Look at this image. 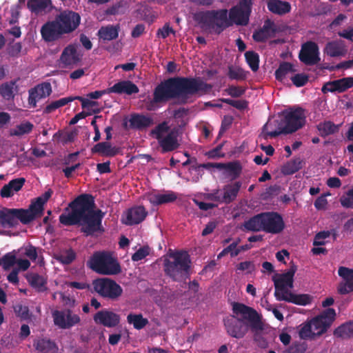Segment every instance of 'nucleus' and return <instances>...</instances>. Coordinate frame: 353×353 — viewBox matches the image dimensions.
<instances>
[{
  "mask_svg": "<svg viewBox=\"0 0 353 353\" xmlns=\"http://www.w3.org/2000/svg\"><path fill=\"white\" fill-rule=\"evenodd\" d=\"M212 88L211 84L200 78L176 77L161 82L153 92V99L148 105V110H154L156 103H165L172 99H178L181 104L193 103L194 96H202Z\"/></svg>",
  "mask_w": 353,
  "mask_h": 353,
  "instance_id": "nucleus-1",
  "label": "nucleus"
},
{
  "mask_svg": "<svg viewBox=\"0 0 353 353\" xmlns=\"http://www.w3.org/2000/svg\"><path fill=\"white\" fill-rule=\"evenodd\" d=\"M94 200L91 194H80L59 216V222L65 226H81V232L86 236L102 234L105 231L102 220L105 213L100 209L94 210Z\"/></svg>",
  "mask_w": 353,
  "mask_h": 353,
  "instance_id": "nucleus-2",
  "label": "nucleus"
},
{
  "mask_svg": "<svg viewBox=\"0 0 353 353\" xmlns=\"http://www.w3.org/2000/svg\"><path fill=\"white\" fill-rule=\"evenodd\" d=\"M245 230L252 232L263 231L276 234L285 228L282 216L278 212H261L253 216L243 223Z\"/></svg>",
  "mask_w": 353,
  "mask_h": 353,
  "instance_id": "nucleus-3",
  "label": "nucleus"
},
{
  "mask_svg": "<svg viewBox=\"0 0 353 353\" xmlns=\"http://www.w3.org/2000/svg\"><path fill=\"white\" fill-rule=\"evenodd\" d=\"M194 19L202 30L218 34L232 25L227 9L199 11L194 14Z\"/></svg>",
  "mask_w": 353,
  "mask_h": 353,
  "instance_id": "nucleus-4",
  "label": "nucleus"
},
{
  "mask_svg": "<svg viewBox=\"0 0 353 353\" xmlns=\"http://www.w3.org/2000/svg\"><path fill=\"white\" fill-rule=\"evenodd\" d=\"M191 261L187 252L177 251L169 254L163 261V270L172 281L181 282L190 277Z\"/></svg>",
  "mask_w": 353,
  "mask_h": 353,
  "instance_id": "nucleus-5",
  "label": "nucleus"
},
{
  "mask_svg": "<svg viewBox=\"0 0 353 353\" xmlns=\"http://www.w3.org/2000/svg\"><path fill=\"white\" fill-rule=\"evenodd\" d=\"M305 112V110L301 107L290 108L283 111V117L281 119L282 130L273 132V136L291 134L304 126L306 122Z\"/></svg>",
  "mask_w": 353,
  "mask_h": 353,
  "instance_id": "nucleus-6",
  "label": "nucleus"
},
{
  "mask_svg": "<svg viewBox=\"0 0 353 353\" xmlns=\"http://www.w3.org/2000/svg\"><path fill=\"white\" fill-rule=\"evenodd\" d=\"M90 268L103 275H114L121 272V266L110 252H95L92 256Z\"/></svg>",
  "mask_w": 353,
  "mask_h": 353,
  "instance_id": "nucleus-7",
  "label": "nucleus"
},
{
  "mask_svg": "<svg viewBox=\"0 0 353 353\" xmlns=\"http://www.w3.org/2000/svg\"><path fill=\"white\" fill-rule=\"evenodd\" d=\"M34 216L29 209L7 208L0 210V226L3 228H12L18 225L19 221L23 224H28L34 221Z\"/></svg>",
  "mask_w": 353,
  "mask_h": 353,
  "instance_id": "nucleus-8",
  "label": "nucleus"
},
{
  "mask_svg": "<svg viewBox=\"0 0 353 353\" xmlns=\"http://www.w3.org/2000/svg\"><path fill=\"white\" fill-rule=\"evenodd\" d=\"M232 312L236 318L245 322L252 331H259L263 329L261 316L254 308L243 303L234 302Z\"/></svg>",
  "mask_w": 353,
  "mask_h": 353,
  "instance_id": "nucleus-9",
  "label": "nucleus"
},
{
  "mask_svg": "<svg viewBox=\"0 0 353 353\" xmlns=\"http://www.w3.org/2000/svg\"><path fill=\"white\" fill-rule=\"evenodd\" d=\"M93 290L101 297L117 301L123 294V288L110 278H99L92 281Z\"/></svg>",
  "mask_w": 353,
  "mask_h": 353,
  "instance_id": "nucleus-10",
  "label": "nucleus"
},
{
  "mask_svg": "<svg viewBox=\"0 0 353 353\" xmlns=\"http://www.w3.org/2000/svg\"><path fill=\"white\" fill-rule=\"evenodd\" d=\"M296 270V265L292 263L286 272L279 274L278 278H272L275 288L274 294L277 301H282L281 297L286 296L290 292L289 289L293 288L294 276Z\"/></svg>",
  "mask_w": 353,
  "mask_h": 353,
  "instance_id": "nucleus-11",
  "label": "nucleus"
},
{
  "mask_svg": "<svg viewBox=\"0 0 353 353\" xmlns=\"http://www.w3.org/2000/svg\"><path fill=\"white\" fill-rule=\"evenodd\" d=\"M251 0H239L238 6H233L228 13L229 19L238 26H247L252 12Z\"/></svg>",
  "mask_w": 353,
  "mask_h": 353,
  "instance_id": "nucleus-12",
  "label": "nucleus"
},
{
  "mask_svg": "<svg viewBox=\"0 0 353 353\" xmlns=\"http://www.w3.org/2000/svg\"><path fill=\"white\" fill-rule=\"evenodd\" d=\"M193 170H197L200 168L210 169L212 168L219 170H224L225 174L230 178L231 181L239 178L242 172V166L239 161H232L227 163H207L199 165H192Z\"/></svg>",
  "mask_w": 353,
  "mask_h": 353,
  "instance_id": "nucleus-13",
  "label": "nucleus"
},
{
  "mask_svg": "<svg viewBox=\"0 0 353 353\" xmlns=\"http://www.w3.org/2000/svg\"><path fill=\"white\" fill-rule=\"evenodd\" d=\"M52 315L54 325L61 329H70L81 321L80 316L70 309L54 310Z\"/></svg>",
  "mask_w": 353,
  "mask_h": 353,
  "instance_id": "nucleus-14",
  "label": "nucleus"
},
{
  "mask_svg": "<svg viewBox=\"0 0 353 353\" xmlns=\"http://www.w3.org/2000/svg\"><path fill=\"white\" fill-rule=\"evenodd\" d=\"M65 34L74 32L81 22L80 15L72 10H63L55 17Z\"/></svg>",
  "mask_w": 353,
  "mask_h": 353,
  "instance_id": "nucleus-15",
  "label": "nucleus"
},
{
  "mask_svg": "<svg viewBox=\"0 0 353 353\" xmlns=\"http://www.w3.org/2000/svg\"><path fill=\"white\" fill-rule=\"evenodd\" d=\"M336 312L333 308H327L320 315L312 319L313 334L321 335L325 333L335 320Z\"/></svg>",
  "mask_w": 353,
  "mask_h": 353,
  "instance_id": "nucleus-16",
  "label": "nucleus"
},
{
  "mask_svg": "<svg viewBox=\"0 0 353 353\" xmlns=\"http://www.w3.org/2000/svg\"><path fill=\"white\" fill-rule=\"evenodd\" d=\"M299 58L307 65H314L320 61L318 45L314 41L305 43L300 50Z\"/></svg>",
  "mask_w": 353,
  "mask_h": 353,
  "instance_id": "nucleus-17",
  "label": "nucleus"
},
{
  "mask_svg": "<svg viewBox=\"0 0 353 353\" xmlns=\"http://www.w3.org/2000/svg\"><path fill=\"white\" fill-rule=\"evenodd\" d=\"M224 325L228 334L236 339L243 338L250 327L245 322L234 316L225 319Z\"/></svg>",
  "mask_w": 353,
  "mask_h": 353,
  "instance_id": "nucleus-18",
  "label": "nucleus"
},
{
  "mask_svg": "<svg viewBox=\"0 0 353 353\" xmlns=\"http://www.w3.org/2000/svg\"><path fill=\"white\" fill-rule=\"evenodd\" d=\"M52 93V86L48 82L37 85L28 90V104L30 107L36 108L39 100L45 99Z\"/></svg>",
  "mask_w": 353,
  "mask_h": 353,
  "instance_id": "nucleus-19",
  "label": "nucleus"
},
{
  "mask_svg": "<svg viewBox=\"0 0 353 353\" xmlns=\"http://www.w3.org/2000/svg\"><path fill=\"white\" fill-rule=\"evenodd\" d=\"M93 320L97 324L104 327H115L120 324L121 316L111 310L105 309L97 312L94 315Z\"/></svg>",
  "mask_w": 353,
  "mask_h": 353,
  "instance_id": "nucleus-20",
  "label": "nucleus"
},
{
  "mask_svg": "<svg viewBox=\"0 0 353 353\" xmlns=\"http://www.w3.org/2000/svg\"><path fill=\"white\" fill-rule=\"evenodd\" d=\"M41 34L46 42L55 41L65 34L57 21L54 19L44 23L41 28Z\"/></svg>",
  "mask_w": 353,
  "mask_h": 353,
  "instance_id": "nucleus-21",
  "label": "nucleus"
},
{
  "mask_svg": "<svg viewBox=\"0 0 353 353\" xmlns=\"http://www.w3.org/2000/svg\"><path fill=\"white\" fill-rule=\"evenodd\" d=\"M147 215L148 212L143 206H134L123 214L122 223L126 225H137L143 221Z\"/></svg>",
  "mask_w": 353,
  "mask_h": 353,
  "instance_id": "nucleus-22",
  "label": "nucleus"
},
{
  "mask_svg": "<svg viewBox=\"0 0 353 353\" xmlns=\"http://www.w3.org/2000/svg\"><path fill=\"white\" fill-rule=\"evenodd\" d=\"M277 32L275 23L267 19L263 26L253 32L252 38L256 42H265L268 39L274 37Z\"/></svg>",
  "mask_w": 353,
  "mask_h": 353,
  "instance_id": "nucleus-23",
  "label": "nucleus"
},
{
  "mask_svg": "<svg viewBox=\"0 0 353 353\" xmlns=\"http://www.w3.org/2000/svg\"><path fill=\"white\" fill-rule=\"evenodd\" d=\"M353 87V77H344L340 79L328 81L322 87V92H343L347 89Z\"/></svg>",
  "mask_w": 353,
  "mask_h": 353,
  "instance_id": "nucleus-24",
  "label": "nucleus"
},
{
  "mask_svg": "<svg viewBox=\"0 0 353 353\" xmlns=\"http://www.w3.org/2000/svg\"><path fill=\"white\" fill-rule=\"evenodd\" d=\"M338 274L344 281L339 284L338 292L340 294H346L353 292V270L341 266L339 268Z\"/></svg>",
  "mask_w": 353,
  "mask_h": 353,
  "instance_id": "nucleus-25",
  "label": "nucleus"
},
{
  "mask_svg": "<svg viewBox=\"0 0 353 353\" xmlns=\"http://www.w3.org/2000/svg\"><path fill=\"white\" fill-rule=\"evenodd\" d=\"M158 142L161 148L162 153L176 150L180 145L178 142V130L176 128L172 129Z\"/></svg>",
  "mask_w": 353,
  "mask_h": 353,
  "instance_id": "nucleus-26",
  "label": "nucleus"
},
{
  "mask_svg": "<svg viewBox=\"0 0 353 353\" xmlns=\"http://www.w3.org/2000/svg\"><path fill=\"white\" fill-rule=\"evenodd\" d=\"M61 62L65 66L77 65L81 61V56L77 52V46L70 44L65 47L60 57Z\"/></svg>",
  "mask_w": 353,
  "mask_h": 353,
  "instance_id": "nucleus-27",
  "label": "nucleus"
},
{
  "mask_svg": "<svg viewBox=\"0 0 353 353\" xmlns=\"http://www.w3.org/2000/svg\"><path fill=\"white\" fill-rule=\"evenodd\" d=\"M139 91L137 85L129 80L120 81L108 88V92L110 93L126 94L128 95L137 94Z\"/></svg>",
  "mask_w": 353,
  "mask_h": 353,
  "instance_id": "nucleus-28",
  "label": "nucleus"
},
{
  "mask_svg": "<svg viewBox=\"0 0 353 353\" xmlns=\"http://www.w3.org/2000/svg\"><path fill=\"white\" fill-rule=\"evenodd\" d=\"M53 192L51 189H48L42 196H39L36 200L29 205V211L34 216V219L41 216L43 212V205L51 197Z\"/></svg>",
  "mask_w": 353,
  "mask_h": 353,
  "instance_id": "nucleus-29",
  "label": "nucleus"
},
{
  "mask_svg": "<svg viewBox=\"0 0 353 353\" xmlns=\"http://www.w3.org/2000/svg\"><path fill=\"white\" fill-rule=\"evenodd\" d=\"M18 80L19 79H13L0 85V95L4 100L7 101L14 100L15 95L19 92Z\"/></svg>",
  "mask_w": 353,
  "mask_h": 353,
  "instance_id": "nucleus-30",
  "label": "nucleus"
},
{
  "mask_svg": "<svg viewBox=\"0 0 353 353\" xmlns=\"http://www.w3.org/2000/svg\"><path fill=\"white\" fill-rule=\"evenodd\" d=\"M26 183L25 178L20 177L11 180L8 184L3 186L0 191V195L3 198H9L13 196L14 192H19Z\"/></svg>",
  "mask_w": 353,
  "mask_h": 353,
  "instance_id": "nucleus-31",
  "label": "nucleus"
},
{
  "mask_svg": "<svg viewBox=\"0 0 353 353\" xmlns=\"http://www.w3.org/2000/svg\"><path fill=\"white\" fill-rule=\"evenodd\" d=\"M33 346L39 353H56L58 350L55 342L48 338L35 339Z\"/></svg>",
  "mask_w": 353,
  "mask_h": 353,
  "instance_id": "nucleus-32",
  "label": "nucleus"
},
{
  "mask_svg": "<svg viewBox=\"0 0 353 353\" xmlns=\"http://www.w3.org/2000/svg\"><path fill=\"white\" fill-rule=\"evenodd\" d=\"M129 121L130 127L137 130L145 129L154 123L152 117L136 113L131 114Z\"/></svg>",
  "mask_w": 353,
  "mask_h": 353,
  "instance_id": "nucleus-33",
  "label": "nucleus"
},
{
  "mask_svg": "<svg viewBox=\"0 0 353 353\" xmlns=\"http://www.w3.org/2000/svg\"><path fill=\"white\" fill-rule=\"evenodd\" d=\"M241 185L242 183L241 181H235L224 185L223 188V203L229 204L234 201L237 197Z\"/></svg>",
  "mask_w": 353,
  "mask_h": 353,
  "instance_id": "nucleus-34",
  "label": "nucleus"
},
{
  "mask_svg": "<svg viewBox=\"0 0 353 353\" xmlns=\"http://www.w3.org/2000/svg\"><path fill=\"white\" fill-rule=\"evenodd\" d=\"M26 279L30 286L39 292H43L48 290L47 278L43 275L30 272L26 275Z\"/></svg>",
  "mask_w": 353,
  "mask_h": 353,
  "instance_id": "nucleus-35",
  "label": "nucleus"
},
{
  "mask_svg": "<svg viewBox=\"0 0 353 353\" xmlns=\"http://www.w3.org/2000/svg\"><path fill=\"white\" fill-rule=\"evenodd\" d=\"M176 199V193L172 191H168L164 194H151L148 196L149 201L154 205L173 203Z\"/></svg>",
  "mask_w": 353,
  "mask_h": 353,
  "instance_id": "nucleus-36",
  "label": "nucleus"
},
{
  "mask_svg": "<svg viewBox=\"0 0 353 353\" xmlns=\"http://www.w3.org/2000/svg\"><path fill=\"white\" fill-rule=\"evenodd\" d=\"M267 7L272 13L281 16L289 13L292 8L289 2L281 0H269Z\"/></svg>",
  "mask_w": 353,
  "mask_h": 353,
  "instance_id": "nucleus-37",
  "label": "nucleus"
},
{
  "mask_svg": "<svg viewBox=\"0 0 353 353\" xmlns=\"http://www.w3.org/2000/svg\"><path fill=\"white\" fill-rule=\"evenodd\" d=\"M92 153H98L105 157H114L119 152V149L117 147H112L111 143L108 141L97 143L91 149Z\"/></svg>",
  "mask_w": 353,
  "mask_h": 353,
  "instance_id": "nucleus-38",
  "label": "nucleus"
},
{
  "mask_svg": "<svg viewBox=\"0 0 353 353\" xmlns=\"http://www.w3.org/2000/svg\"><path fill=\"white\" fill-rule=\"evenodd\" d=\"M119 30V24L116 26L108 25L106 26H102L99 30L97 35L99 39H103V41H112L118 37Z\"/></svg>",
  "mask_w": 353,
  "mask_h": 353,
  "instance_id": "nucleus-39",
  "label": "nucleus"
},
{
  "mask_svg": "<svg viewBox=\"0 0 353 353\" xmlns=\"http://www.w3.org/2000/svg\"><path fill=\"white\" fill-rule=\"evenodd\" d=\"M281 299L299 305H307L312 301V297L309 294H295L291 292L286 296L281 297Z\"/></svg>",
  "mask_w": 353,
  "mask_h": 353,
  "instance_id": "nucleus-40",
  "label": "nucleus"
},
{
  "mask_svg": "<svg viewBox=\"0 0 353 353\" xmlns=\"http://www.w3.org/2000/svg\"><path fill=\"white\" fill-rule=\"evenodd\" d=\"M324 52L331 57H336L343 55L345 49L341 41H333L326 44Z\"/></svg>",
  "mask_w": 353,
  "mask_h": 353,
  "instance_id": "nucleus-41",
  "label": "nucleus"
},
{
  "mask_svg": "<svg viewBox=\"0 0 353 353\" xmlns=\"http://www.w3.org/2000/svg\"><path fill=\"white\" fill-rule=\"evenodd\" d=\"M281 124H282L281 119H275L273 121L268 120L263 127V133L264 134L265 138L267 139L268 137L271 138L276 137L277 136H273L272 133L282 130Z\"/></svg>",
  "mask_w": 353,
  "mask_h": 353,
  "instance_id": "nucleus-42",
  "label": "nucleus"
},
{
  "mask_svg": "<svg viewBox=\"0 0 353 353\" xmlns=\"http://www.w3.org/2000/svg\"><path fill=\"white\" fill-rule=\"evenodd\" d=\"M248 73V71H245L239 66L230 65L228 67L227 75L231 80L244 81L247 79Z\"/></svg>",
  "mask_w": 353,
  "mask_h": 353,
  "instance_id": "nucleus-43",
  "label": "nucleus"
},
{
  "mask_svg": "<svg viewBox=\"0 0 353 353\" xmlns=\"http://www.w3.org/2000/svg\"><path fill=\"white\" fill-rule=\"evenodd\" d=\"M51 4L50 0H28L27 6L35 14L46 12V9Z\"/></svg>",
  "mask_w": 353,
  "mask_h": 353,
  "instance_id": "nucleus-44",
  "label": "nucleus"
},
{
  "mask_svg": "<svg viewBox=\"0 0 353 353\" xmlns=\"http://www.w3.org/2000/svg\"><path fill=\"white\" fill-rule=\"evenodd\" d=\"M303 161L300 158H295L287 162L281 169L285 175H290L296 173L302 168Z\"/></svg>",
  "mask_w": 353,
  "mask_h": 353,
  "instance_id": "nucleus-45",
  "label": "nucleus"
},
{
  "mask_svg": "<svg viewBox=\"0 0 353 353\" xmlns=\"http://www.w3.org/2000/svg\"><path fill=\"white\" fill-rule=\"evenodd\" d=\"M127 321L129 324L133 325L136 330H141L146 326L149 321L144 318L141 314L130 313L127 316Z\"/></svg>",
  "mask_w": 353,
  "mask_h": 353,
  "instance_id": "nucleus-46",
  "label": "nucleus"
},
{
  "mask_svg": "<svg viewBox=\"0 0 353 353\" xmlns=\"http://www.w3.org/2000/svg\"><path fill=\"white\" fill-rule=\"evenodd\" d=\"M334 335L343 339L353 336V321L339 326L334 330Z\"/></svg>",
  "mask_w": 353,
  "mask_h": 353,
  "instance_id": "nucleus-47",
  "label": "nucleus"
},
{
  "mask_svg": "<svg viewBox=\"0 0 353 353\" xmlns=\"http://www.w3.org/2000/svg\"><path fill=\"white\" fill-rule=\"evenodd\" d=\"M294 72H295V70L292 63L283 61L275 71V78L278 81H282L288 73Z\"/></svg>",
  "mask_w": 353,
  "mask_h": 353,
  "instance_id": "nucleus-48",
  "label": "nucleus"
},
{
  "mask_svg": "<svg viewBox=\"0 0 353 353\" xmlns=\"http://www.w3.org/2000/svg\"><path fill=\"white\" fill-rule=\"evenodd\" d=\"M34 125L30 121H25L15 126L11 130L10 134L12 136L21 137L30 134L33 130Z\"/></svg>",
  "mask_w": 353,
  "mask_h": 353,
  "instance_id": "nucleus-49",
  "label": "nucleus"
},
{
  "mask_svg": "<svg viewBox=\"0 0 353 353\" xmlns=\"http://www.w3.org/2000/svg\"><path fill=\"white\" fill-rule=\"evenodd\" d=\"M317 129L321 137H326L334 134L339 130V128L332 121H324L317 125Z\"/></svg>",
  "mask_w": 353,
  "mask_h": 353,
  "instance_id": "nucleus-50",
  "label": "nucleus"
},
{
  "mask_svg": "<svg viewBox=\"0 0 353 353\" xmlns=\"http://www.w3.org/2000/svg\"><path fill=\"white\" fill-rule=\"evenodd\" d=\"M72 101H73V99L71 98V97L61 98L59 100L52 101L46 106L43 112L46 114L52 113L59 108L63 107Z\"/></svg>",
  "mask_w": 353,
  "mask_h": 353,
  "instance_id": "nucleus-51",
  "label": "nucleus"
},
{
  "mask_svg": "<svg viewBox=\"0 0 353 353\" xmlns=\"http://www.w3.org/2000/svg\"><path fill=\"white\" fill-rule=\"evenodd\" d=\"M245 58L249 67L253 72H256L259 68V55L254 51H247Z\"/></svg>",
  "mask_w": 353,
  "mask_h": 353,
  "instance_id": "nucleus-52",
  "label": "nucleus"
},
{
  "mask_svg": "<svg viewBox=\"0 0 353 353\" xmlns=\"http://www.w3.org/2000/svg\"><path fill=\"white\" fill-rule=\"evenodd\" d=\"M17 263V257L13 252H8L0 259V265H2L5 270H10Z\"/></svg>",
  "mask_w": 353,
  "mask_h": 353,
  "instance_id": "nucleus-53",
  "label": "nucleus"
},
{
  "mask_svg": "<svg viewBox=\"0 0 353 353\" xmlns=\"http://www.w3.org/2000/svg\"><path fill=\"white\" fill-rule=\"evenodd\" d=\"M219 101L226 104L230 105L231 106L239 110H244L248 107V102L246 100H233L230 99L222 98L220 99Z\"/></svg>",
  "mask_w": 353,
  "mask_h": 353,
  "instance_id": "nucleus-54",
  "label": "nucleus"
},
{
  "mask_svg": "<svg viewBox=\"0 0 353 353\" xmlns=\"http://www.w3.org/2000/svg\"><path fill=\"white\" fill-rule=\"evenodd\" d=\"M14 312L21 320H28L30 318L28 307L21 303L16 304L14 306Z\"/></svg>",
  "mask_w": 353,
  "mask_h": 353,
  "instance_id": "nucleus-55",
  "label": "nucleus"
},
{
  "mask_svg": "<svg viewBox=\"0 0 353 353\" xmlns=\"http://www.w3.org/2000/svg\"><path fill=\"white\" fill-rule=\"evenodd\" d=\"M340 203L345 208L353 209V188L348 190L345 194L341 196Z\"/></svg>",
  "mask_w": 353,
  "mask_h": 353,
  "instance_id": "nucleus-56",
  "label": "nucleus"
},
{
  "mask_svg": "<svg viewBox=\"0 0 353 353\" xmlns=\"http://www.w3.org/2000/svg\"><path fill=\"white\" fill-rule=\"evenodd\" d=\"M75 252L72 249H70L66 250L65 252L61 253L57 257V259L63 264L69 265L75 259Z\"/></svg>",
  "mask_w": 353,
  "mask_h": 353,
  "instance_id": "nucleus-57",
  "label": "nucleus"
},
{
  "mask_svg": "<svg viewBox=\"0 0 353 353\" xmlns=\"http://www.w3.org/2000/svg\"><path fill=\"white\" fill-rule=\"evenodd\" d=\"M169 126L168 125V123L165 121H163L161 123H159L158 125H157L151 132L152 134L155 135V138L159 141L161 138H163L162 134L163 132H167L169 131Z\"/></svg>",
  "mask_w": 353,
  "mask_h": 353,
  "instance_id": "nucleus-58",
  "label": "nucleus"
},
{
  "mask_svg": "<svg viewBox=\"0 0 353 353\" xmlns=\"http://www.w3.org/2000/svg\"><path fill=\"white\" fill-rule=\"evenodd\" d=\"M225 92L232 97L238 98L245 94V89L240 86L230 85L225 90Z\"/></svg>",
  "mask_w": 353,
  "mask_h": 353,
  "instance_id": "nucleus-59",
  "label": "nucleus"
},
{
  "mask_svg": "<svg viewBox=\"0 0 353 353\" xmlns=\"http://www.w3.org/2000/svg\"><path fill=\"white\" fill-rule=\"evenodd\" d=\"M307 349L305 343L294 342L285 351V353H304Z\"/></svg>",
  "mask_w": 353,
  "mask_h": 353,
  "instance_id": "nucleus-60",
  "label": "nucleus"
},
{
  "mask_svg": "<svg viewBox=\"0 0 353 353\" xmlns=\"http://www.w3.org/2000/svg\"><path fill=\"white\" fill-rule=\"evenodd\" d=\"M150 254V248L148 246H143L140 248L132 256L133 261H139L145 258Z\"/></svg>",
  "mask_w": 353,
  "mask_h": 353,
  "instance_id": "nucleus-61",
  "label": "nucleus"
},
{
  "mask_svg": "<svg viewBox=\"0 0 353 353\" xmlns=\"http://www.w3.org/2000/svg\"><path fill=\"white\" fill-rule=\"evenodd\" d=\"M175 30L171 28L169 23H165L161 28H159L157 32V36L162 39L167 38L170 34H175Z\"/></svg>",
  "mask_w": 353,
  "mask_h": 353,
  "instance_id": "nucleus-62",
  "label": "nucleus"
},
{
  "mask_svg": "<svg viewBox=\"0 0 353 353\" xmlns=\"http://www.w3.org/2000/svg\"><path fill=\"white\" fill-rule=\"evenodd\" d=\"M291 80L296 87H302L308 81V77L304 74H296L291 78Z\"/></svg>",
  "mask_w": 353,
  "mask_h": 353,
  "instance_id": "nucleus-63",
  "label": "nucleus"
},
{
  "mask_svg": "<svg viewBox=\"0 0 353 353\" xmlns=\"http://www.w3.org/2000/svg\"><path fill=\"white\" fill-rule=\"evenodd\" d=\"M330 235V231H321L318 232L314 237V245H323L325 244V239Z\"/></svg>",
  "mask_w": 353,
  "mask_h": 353,
  "instance_id": "nucleus-64",
  "label": "nucleus"
}]
</instances>
